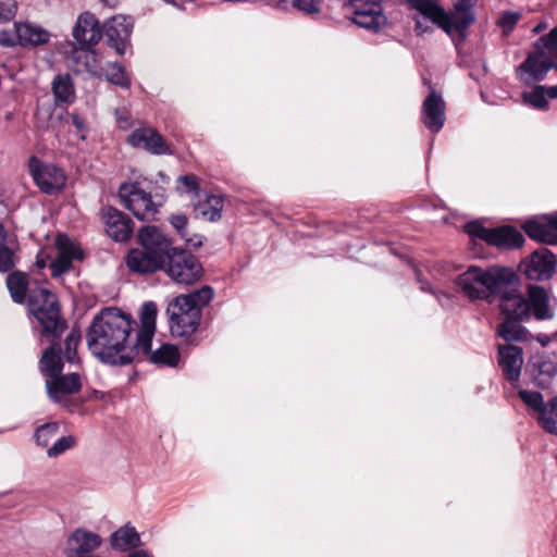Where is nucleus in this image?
Wrapping results in <instances>:
<instances>
[{"instance_id":"nucleus-1","label":"nucleus","mask_w":557,"mask_h":557,"mask_svg":"<svg viewBox=\"0 0 557 557\" xmlns=\"http://www.w3.org/2000/svg\"><path fill=\"white\" fill-rule=\"evenodd\" d=\"M157 306L145 302L140 313V329L132 336L137 322L116 308L102 309L94 317L86 334L89 351L101 362L126 366L149 352L156 331Z\"/></svg>"},{"instance_id":"nucleus-2","label":"nucleus","mask_w":557,"mask_h":557,"mask_svg":"<svg viewBox=\"0 0 557 557\" xmlns=\"http://www.w3.org/2000/svg\"><path fill=\"white\" fill-rule=\"evenodd\" d=\"M81 333L72 330L64 341V348L60 343L53 342L40 359V370L49 379L46 388L49 397L55 403H63L67 395L77 393L82 387L81 376L77 373L62 374L65 360L74 363L78 360L77 346Z\"/></svg>"},{"instance_id":"nucleus-3","label":"nucleus","mask_w":557,"mask_h":557,"mask_svg":"<svg viewBox=\"0 0 557 557\" xmlns=\"http://www.w3.org/2000/svg\"><path fill=\"white\" fill-rule=\"evenodd\" d=\"M512 269L504 267H490L482 269L476 265L469 267L455 280L456 288L470 300L488 299L499 293L502 286L509 285Z\"/></svg>"},{"instance_id":"nucleus-4","label":"nucleus","mask_w":557,"mask_h":557,"mask_svg":"<svg viewBox=\"0 0 557 557\" xmlns=\"http://www.w3.org/2000/svg\"><path fill=\"white\" fill-rule=\"evenodd\" d=\"M140 248L132 249L126 264L138 274L153 273L164 268V258L170 249V239L156 226H145L139 231Z\"/></svg>"},{"instance_id":"nucleus-5","label":"nucleus","mask_w":557,"mask_h":557,"mask_svg":"<svg viewBox=\"0 0 557 557\" xmlns=\"http://www.w3.org/2000/svg\"><path fill=\"white\" fill-rule=\"evenodd\" d=\"M557 64V26L542 36L527 59L518 66L517 74L523 82L543 81Z\"/></svg>"},{"instance_id":"nucleus-6","label":"nucleus","mask_w":557,"mask_h":557,"mask_svg":"<svg viewBox=\"0 0 557 557\" xmlns=\"http://www.w3.org/2000/svg\"><path fill=\"white\" fill-rule=\"evenodd\" d=\"M28 308L42 326L45 335L52 336L53 339L61 336L66 323L60 317V307L54 294L44 288L32 292Z\"/></svg>"},{"instance_id":"nucleus-7","label":"nucleus","mask_w":557,"mask_h":557,"mask_svg":"<svg viewBox=\"0 0 557 557\" xmlns=\"http://www.w3.org/2000/svg\"><path fill=\"white\" fill-rule=\"evenodd\" d=\"M187 301L186 298H175L169 304L166 314L169 317L170 331L174 337L185 338L187 344L197 346L200 341L193 335L200 324L201 312L188 307Z\"/></svg>"},{"instance_id":"nucleus-8","label":"nucleus","mask_w":557,"mask_h":557,"mask_svg":"<svg viewBox=\"0 0 557 557\" xmlns=\"http://www.w3.org/2000/svg\"><path fill=\"white\" fill-rule=\"evenodd\" d=\"M177 284H193L201 275V264L197 258L189 251L172 246L164 258V268L162 269Z\"/></svg>"},{"instance_id":"nucleus-9","label":"nucleus","mask_w":557,"mask_h":557,"mask_svg":"<svg viewBox=\"0 0 557 557\" xmlns=\"http://www.w3.org/2000/svg\"><path fill=\"white\" fill-rule=\"evenodd\" d=\"M466 232L479 239L486 242L490 245L513 249L520 248L524 244L523 234L510 225H504L495 228H487L478 221H472L466 224Z\"/></svg>"},{"instance_id":"nucleus-10","label":"nucleus","mask_w":557,"mask_h":557,"mask_svg":"<svg viewBox=\"0 0 557 557\" xmlns=\"http://www.w3.org/2000/svg\"><path fill=\"white\" fill-rule=\"evenodd\" d=\"M346 11L352 23L371 32H379L387 23L380 0H348Z\"/></svg>"},{"instance_id":"nucleus-11","label":"nucleus","mask_w":557,"mask_h":557,"mask_svg":"<svg viewBox=\"0 0 557 557\" xmlns=\"http://www.w3.org/2000/svg\"><path fill=\"white\" fill-rule=\"evenodd\" d=\"M122 203L140 221H149L157 213V205L151 195L140 188L138 183L122 184L119 188Z\"/></svg>"},{"instance_id":"nucleus-12","label":"nucleus","mask_w":557,"mask_h":557,"mask_svg":"<svg viewBox=\"0 0 557 557\" xmlns=\"http://www.w3.org/2000/svg\"><path fill=\"white\" fill-rule=\"evenodd\" d=\"M510 278V286H502L499 293L495 297L500 300L499 308L505 318H512L518 320L530 319V308L528 307V299L524 298L520 290V281L516 272L512 270V277Z\"/></svg>"},{"instance_id":"nucleus-13","label":"nucleus","mask_w":557,"mask_h":557,"mask_svg":"<svg viewBox=\"0 0 557 557\" xmlns=\"http://www.w3.org/2000/svg\"><path fill=\"white\" fill-rule=\"evenodd\" d=\"M30 174L39 187L46 194H55L65 185L66 176L61 168L41 162L37 157L29 158Z\"/></svg>"},{"instance_id":"nucleus-14","label":"nucleus","mask_w":557,"mask_h":557,"mask_svg":"<svg viewBox=\"0 0 557 557\" xmlns=\"http://www.w3.org/2000/svg\"><path fill=\"white\" fill-rule=\"evenodd\" d=\"M133 29V21L124 15H115L108 20L102 26V33L108 45L123 54Z\"/></svg>"},{"instance_id":"nucleus-15","label":"nucleus","mask_w":557,"mask_h":557,"mask_svg":"<svg viewBox=\"0 0 557 557\" xmlns=\"http://www.w3.org/2000/svg\"><path fill=\"white\" fill-rule=\"evenodd\" d=\"M557 259L546 247H541L532 252L524 264L525 275L533 281L548 280L556 271Z\"/></svg>"},{"instance_id":"nucleus-16","label":"nucleus","mask_w":557,"mask_h":557,"mask_svg":"<svg viewBox=\"0 0 557 557\" xmlns=\"http://www.w3.org/2000/svg\"><path fill=\"white\" fill-rule=\"evenodd\" d=\"M134 148H140L151 154L171 153L164 137L153 127H139L133 131L126 139Z\"/></svg>"},{"instance_id":"nucleus-17","label":"nucleus","mask_w":557,"mask_h":557,"mask_svg":"<svg viewBox=\"0 0 557 557\" xmlns=\"http://www.w3.org/2000/svg\"><path fill=\"white\" fill-rule=\"evenodd\" d=\"M430 89L422 103V123L432 133H438L446 121V103L441 94Z\"/></svg>"},{"instance_id":"nucleus-18","label":"nucleus","mask_w":557,"mask_h":557,"mask_svg":"<svg viewBox=\"0 0 557 557\" xmlns=\"http://www.w3.org/2000/svg\"><path fill=\"white\" fill-rule=\"evenodd\" d=\"M55 245L58 248V256L51 262L52 276L58 277L67 272L73 260H82L83 252L66 235L60 234L57 237Z\"/></svg>"},{"instance_id":"nucleus-19","label":"nucleus","mask_w":557,"mask_h":557,"mask_svg":"<svg viewBox=\"0 0 557 557\" xmlns=\"http://www.w3.org/2000/svg\"><path fill=\"white\" fill-rule=\"evenodd\" d=\"M478 0H457L449 12L454 32L457 38V48L466 41L468 28L475 22L473 7Z\"/></svg>"},{"instance_id":"nucleus-20","label":"nucleus","mask_w":557,"mask_h":557,"mask_svg":"<svg viewBox=\"0 0 557 557\" xmlns=\"http://www.w3.org/2000/svg\"><path fill=\"white\" fill-rule=\"evenodd\" d=\"M108 235L115 242H125L133 232L132 220L122 211L107 207L101 212Z\"/></svg>"},{"instance_id":"nucleus-21","label":"nucleus","mask_w":557,"mask_h":557,"mask_svg":"<svg viewBox=\"0 0 557 557\" xmlns=\"http://www.w3.org/2000/svg\"><path fill=\"white\" fill-rule=\"evenodd\" d=\"M498 364L507 381L518 382L523 366L522 348L516 345H498Z\"/></svg>"},{"instance_id":"nucleus-22","label":"nucleus","mask_w":557,"mask_h":557,"mask_svg":"<svg viewBox=\"0 0 557 557\" xmlns=\"http://www.w3.org/2000/svg\"><path fill=\"white\" fill-rule=\"evenodd\" d=\"M420 15L443 29L457 47V38L450 15L437 0H420Z\"/></svg>"},{"instance_id":"nucleus-23","label":"nucleus","mask_w":557,"mask_h":557,"mask_svg":"<svg viewBox=\"0 0 557 557\" xmlns=\"http://www.w3.org/2000/svg\"><path fill=\"white\" fill-rule=\"evenodd\" d=\"M523 231L537 242L545 244L557 243V218H534L524 222Z\"/></svg>"},{"instance_id":"nucleus-24","label":"nucleus","mask_w":557,"mask_h":557,"mask_svg":"<svg viewBox=\"0 0 557 557\" xmlns=\"http://www.w3.org/2000/svg\"><path fill=\"white\" fill-rule=\"evenodd\" d=\"M73 37L83 46L97 45L102 37V28L92 13H82L73 29Z\"/></svg>"},{"instance_id":"nucleus-25","label":"nucleus","mask_w":557,"mask_h":557,"mask_svg":"<svg viewBox=\"0 0 557 557\" xmlns=\"http://www.w3.org/2000/svg\"><path fill=\"white\" fill-rule=\"evenodd\" d=\"M527 299L530 317H534L536 320H549L554 317V309L545 288L536 285L529 286Z\"/></svg>"},{"instance_id":"nucleus-26","label":"nucleus","mask_w":557,"mask_h":557,"mask_svg":"<svg viewBox=\"0 0 557 557\" xmlns=\"http://www.w3.org/2000/svg\"><path fill=\"white\" fill-rule=\"evenodd\" d=\"M525 371L531 374L537 386L545 388L556 373V366L545 355L535 354L529 359Z\"/></svg>"},{"instance_id":"nucleus-27","label":"nucleus","mask_w":557,"mask_h":557,"mask_svg":"<svg viewBox=\"0 0 557 557\" xmlns=\"http://www.w3.org/2000/svg\"><path fill=\"white\" fill-rule=\"evenodd\" d=\"M36 117L40 127L60 132L69 120V113L58 103L42 104L38 107Z\"/></svg>"},{"instance_id":"nucleus-28","label":"nucleus","mask_w":557,"mask_h":557,"mask_svg":"<svg viewBox=\"0 0 557 557\" xmlns=\"http://www.w3.org/2000/svg\"><path fill=\"white\" fill-rule=\"evenodd\" d=\"M196 197L198 201L194 206L195 218L209 222L221 219L223 210L222 197L208 194L201 195V193Z\"/></svg>"},{"instance_id":"nucleus-29","label":"nucleus","mask_w":557,"mask_h":557,"mask_svg":"<svg viewBox=\"0 0 557 557\" xmlns=\"http://www.w3.org/2000/svg\"><path fill=\"white\" fill-rule=\"evenodd\" d=\"M17 42L21 46H40L45 45L50 39V34L45 28L30 23H15L14 24Z\"/></svg>"},{"instance_id":"nucleus-30","label":"nucleus","mask_w":557,"mask_h":557,"mask_svg":"<svg viewBox=\"0 0 557 557\" xmlns=\"http://www.w3.org/2000/svg\"><path fill=\"white\" fill-rule=\"evenodd\" d=\"M70 61L73 63L74 72L77 74L87 73L90 76L100 74V65L98 63L97 53L86 48L75 49L72 52Z\"/></svg>"},{"instance_id":"nucleus-31","label":"nucleus","mask_w":557,"mask_h":557,"mask_svg":"<svg viewBox=\"0 0 557 557\" xmlns=\"http://www.w3.org/2000/svg\"><path fill=\"white\" fill-rule=\"evenodd\" d=\"M140 544V537L136 529L129 524L121 527L110 536V546L117 552H126L137 547Z\"/></svg>"},{"instance_id":"nucleus-32","label":"nucleus","mask_w":557,"mask_h":557,"mask_svg":"<svg viewBox=\"0 0 557 557\" xmlns=\"http://www.w3.org/2000/svg\"><path fill=\"white\" fill-rule=\"evenodd\" d=\"M512 318H505L504 322L498 325V335L506 342H525L532 337L529 331L522 326L521 322Z\"/></svg>"},{"instance_id":"nucleus-33","label":"nucleus","mask_w":557,"mask_h":557,"mask_svg":"<svg viewBox=\"0 0 557 557\" xmlns=\"http://www.w3.org/2000/svg\"><path fill=\"white\" fill-rule=\"evenodd\" d=\"M140 356L148 357L149 360L157 364H164L168 367H176L180 361V351L175 345L162 344L158 349L149 352H140Z\"/></svg>"},{"instance_id":"nucleus-34","label":"nucleus","mask_w":557,"mask_h":557,"mask_svg":"<svg viewBox=\"0 0 557 557\" xmlns=\"http://www.w3.org/2000/svg\"><path fill=\"white\" fill-rule=\"evenodd\" d=\"M51 89L55 99L54 103H71L75 99L73 82L69 74L57 75L52 81Z\"/></svg>"},{"instance_id":"nucleus-35","label":"nucleus","mask_w":557,"mask_h":557,"mask_svg":"<svg viewBox=\"0 0 557 557\" xmlns=\"http://www.w3.org/2000/svg\"><path fill=\"white\" fill-rule=\"evenodd\" d=\"M16 256L14 243L9 239L8 233L0 223V272H9L15 265Z\"/></svg>"},{"instance_id":"nucleus-36","label":"nucleus","mask_w":557,"mask_h":557,"mask_svg":"<svg viewBox=\"0 0 557 557\" xmlns=\"http://www.w3.org/2000/svg\"><path fill=\"white\" fill-rule=\"evenodd\" d=\"M27 276L22 272H12L7 277V286L10 290L12 299L22 304L27 290Z\"/></svg>"},{"instance_id":"nucleus-37","label":"nucleus","mask_w":557,"mask_h":557,"mask_svg":"<svg viewBox=\"0 0 557 557\" xmlns=\"http://www.w3.org/2000/svg\"><path fill=\"white\" fill-rule=\"evenodd\" d=\"M213 288L206 285L193 293H189L187 295H180L176 298H186L188 300V307L195 308L199 312H201V309L213 299Z\"/></svg>"},{"instance_id":"nucleus-38","label":"nucleus","mask_w":557,"mask_h":557,"mask_svg":"<svg viewBox=\"0 0 557 557\" xmlns=\"http://www.w3.org/2000/svg\"><path fill=\"white\" fill-rule=\"evenodd\" d=\"M537 420L546 432L557 435V397L548 401L547 407L542 410Z\"/></svg>"},{"instance_id":"nucleus-39","label":"nucleus","mask_w":557,"mask_h":557,"mask_svg":"<svg viewBox=\"0 0 557 557\" xmlns=\"http://www.w3.org/2000/svg\"><path fill=\"white\" fill-rule=\"evenodd\" d=\"M59 423L48 422L36 429L34 434L35 442L40 447H47L50 441L58 434Z\"/></svg>"},{"instance_id":"nucleus-40","label":"nucleus","mask_w":557,"mask_h":557,"mask_svg":"<svg viewBox=\"0 0 557 557\" xmlns=\"http://www.w3.org/2000/svg\"><path fill=\"white\" fill-rule=\"evenodd\" d=\"M106 76H107V79L114 85H117L123 88L129 87V79L125 75L124 67L116 62L110 63L108 65Z\"/></svg>"},{"instance_id":"nucleus-41","label":"nucleus","mask_w":557,"mask_h":557,"mask_svg":"<svg viewBox=\"0 0 557 557\" xmlns=\"http://www.w3.org/2000/svg\"><path fill=\"white\" fill-rule=\"evenodd\" d=\"M545 91L546 88L544 86H536L532 91H524L522 94L523 101L535 109H546L548 102Z\"/></svg>"},{"instance_id":"nucleus-42","label":"nucleus","mask_w":557,"mask_h":557,"mask_svg":"<svg viewBox=\"0 0 557 557\" xmlns=\"http://www.w3.org/2000/svg\"><path fill=\"white\" fill-rule=\"evenodd\" d=\"M75 444L76 438L74 436H62L47 449V456L49 458H57L64 454L66 450L73 448Z\"/></svg>"},{"instance_id":"nucleus-43","label":"nucleus","mask_w":557,"mask_h":557,"mask_svg":"<svg viewBox=\"0 0 557 557\" xmlns=\"http://www.w3.org/2000/svg\"><path fill=\"white\" fill-rule=\"evenodd\" d=\"M518 395L527 406L537 411L539 414L547 407V405H544L543 396L539 392L521 389L518 392Z\"/></svg>"},{"instance_id":"nucleus-44","label":"nucleus","mask_w":557,"mask_h":557,"mask_svg":"<svg viewBox=\"0 0 557 557\" xmlns=\"http://www.w3.org/2000/svg\"><path fill=\"white\" fill-rule=\"evenodd\" d=\"M17 12V3L15 0H0V23L12 21Z\"/></svg>"},{"instance_id":"nucleus-45","label":"nucleus","mask_w":557,"mask_h":557,"mask_svg":"<svg viewBox=\"0 0 557 557\" xmlns=\"http://www.w3.org/2000/svg\"><path fill=\"white\" fill-rule=\"evenodd\" d=\"M294 8L307 13L318 14L321 11L322 0H290Z\"/></svg>"},{"instance_id":"nucleus-46","label":"nucleus","mask_w":557,"mask_h":557,"mask_svg":"<svg viewBox=\"0 0 557 557\" xmlns=\"http://www.w3.org/2000/svg\"><path fill=\"white\" fill-rule=\"evenodd\" d=\"M519 18V13L504 12L498 21V25L503 28L504 34L507 35L513 29Z\"/></svg>"},{"instance_id":"nucleus-47","label":"nucleus","mask_w":557,"mask_h":557,"mask_svg":"<svg viewBox=\"0 0 557 557\" xmlns=\"http://www.w3.org/2000/svg\"><path fill=\"white\" fill-rule=\"evenodd\" d=\"M178 182L188 190L194 191L196 196H199L200 189L197 182V177L195 175L180 176Z\"/></svg>"},{"instance_id":"nucleus-48","label":"nucleus","mask_w":557,"mask_h":557,"mask_svg":"<svg viewBox=\"0 0 557 557\" xmlns=\"http://www.w3.org/2000/svg\"><path fill=\"white\" fill-rule=\"evenodd\" d=\"M171 224L177 232L185 236V228L187 226V218L184 214H176L171 216L170 219Z\"/></svg>"},{"instance_id":"nucleus-49","label":"nucleus","mask_w":557,"mask_h":557,"mask_svg":"<svg viewBox=\"0 0 557 557\" xmlns=\"http://www.w3.org/2000/svg\"><path fill=\"white\" fill-rule=\"evenodd\" d=\"M535 339L543 346L546 347L550 342L557 341V332L553 333L552 335L547 334H537L535 336Z\"/></svg>"},{"instance_id":"nucleus-50","label":"nucleus","mask_w":557,"mask_h":557,"mask_svg":"<svg viewBox=\"0 0 557 557\" xmlns=\"http://www.w3.org/2000/svg\"><path fill=\"white\" fill-rule=\"evenodd\" d=\"M69 117L72 119V123L76 127L77 131L82 132L85 129V121L82 116L73 113V114L69 115Z\"/></svg>"},{"instance_id":"nucleus-51","label":"nucleus","mask_w":557,"mask_h":557,"mask_svg":"<svg viewBox=\"0 0 557 557\" xmlns=\"http://www.w3.org/2000/svg\"><path fill=\"white\" fill-rule=\"evenodd\" d=\"M405 1L409 4L410 9H412L413 11H416V12L413 13L412 18H413V21L416 22V27H418V20H417V18H418V17H417V15H418V0H405Z\"/></svg>"},{"instance_id":"nucleus-52","label":"nucleus","mask_w":557,"mask_h":557,"mask_svg":"<svg viewBox=\"0 0 557 557\" xmlns=\"http://www.w3.org/2000/svg\"><path fill=\"white\" fill-rule=\"evenodd\" d=\"M128 557H152L148 552L146 550H135L133 553L129 554Z\"/></svg>"},{"instance_id":"nucleus-53","label":"nucleus","mask_w":557,"mask_h":557,"mask_svg":"<svg viewBox=\"0 0 557 557\" xmlns=\"http://www.w3.org/2000/svg\"><path fill=\"white\" fill-rule=\"evenodd\" d=\"M546 95L552 99H556L557 98V85L546 88Z\"/></svg>"},{"instance_id":"nucleus-54","label":"nucleus","mask_w":557,"mask_h":557,"mask_svg":"<svg viewBox=\"0 0 557 557\" xmlns=\"http://www.w3.org/2000/svg\"><path fill=\"white\" fill-rule=\"evenodd\" d=\"M109 8H115L122 0H101Z\"/></svg>"},{"instance_id":"nucleus-55","label":"nucleus","mask_w":557,"mask_h":557,"mask_svg":"<svg viewBox=\"0 0 557 557\" xmlns=\"http://www.w3.org/2000/svg\"><path fill=\"white\" fill-rule=\"evenodd\" d=\"M117 120H119V124H120L121 128L127 127V117L126 116L119 115Z\"/></svg>"},{"instance_id":"nucleus-56","label":"nucleus","mask_w":557,"mask_h":557,"mask_svg":"<svg viewBox=\"0 0 557 557\" xmlns=\"http://www.w3.org/2000/svg\"><path fill=\"white\" fill-rule=\"evenodd\" d=\"M545 28H546V23L541 22V23H539V24L533 28V32H534L535 34H537V33L542 32V30H543V29H545Z\"/></svg>"},{"instance_id":"nucleus-57","label":"nucleus","mask_w":557,"mask_h":557,"mask_svg":"<svg viewBox=\"0 0 557 557\" xmlns=\"http://www.w3.org/2000/svg\"><path fill=\"white\" fill-rule=\"evenodd\" d=\"M188 243H190L194 247H199L202 245L201 239L197 238L196 240L187 239Z\"/></svg>"},{"instance_id":"nucleus-58","label":"nucleus","mask_w":557,"mask_h":557,"mask_svg":"<svg viewBox=\"0 0 557 557\" xmlns=\"http://www.w3.org/2000/svg\"><path fill=\"white\" fill-rule=\"evenodd\" d=\"M0 42L4 46H13L14 42L12 40H7V39H0Z\"/></svg>"},{"instance_id":"nucleus-59","label":"nucleus","mask_w":557,"mask_h":557,"mask_svg":"<svg viewBox=\"0 0 557 557\" xmlns=\"http://www.w3.org/2000/svg\"><path fill=\"white\" fill-rule=\"evenodd\" d=\"M419 29H420V33H421V32H424V30L422 29V25H421V24H420V26H419Z\"/></svg>"}]
</instances>
